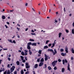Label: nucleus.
<instances>
[{"label":"nucleus","instance_id":"f257e3e1","mask_svg":"<svg viewBox=\"0 0 74 74\" xmlns=\"http://www.w3.org/2000/svg\"><path fill=\"white\" fill-rule=\"evenodd\" d=\"M57 62H58V61L57 60H55L52 62L51 64L53 67H55V66H56V63H57Z\"/></svg>","mask_w":74,"mask_h":74},{"label":"nucleus","instance_id":"f03ea898","mask_svg":"<svg viewBox=\"0 0 74 74\" xmlns=\"http://www.w3.org/2000/svg\"><path fill=\"white\" fill-rule=\"evenodd\" d=\"M15 69V66H12V68H10V71L11 72H12H12H13Z\"/></svg>","mask_w":74,"mask_h":74},{"label":"nucleus","instance_id":"7ed1b4c3","mask_svg":"<svg viewBox=\"0 0 74 74\" xmlns=\"http://www.w3.org/2000/svg\"><path fill=\"white\" fill-rule=\"evenodd\" d=\"M67 70H69L70 72H71V70H70V64H68Z\"/></svg>","mask_w":74,"mask_h":74},{"label":"nucleus","instance_id":"20e7f679","mask_svg":"<svg viewBox=\"0 0 74 74\" xmlns=\"http://www.w3.org/2000/svg\"><path fill=\"white\" fill-rule=\"evenodd\" d=\"M61 55L63 56H66V53H61Z\"/></svg>","mask_w":74,"mask_h":74},{"label":"nucleus","instance_id":"39448f33","mask_svg":"<svg viewBox=\"0 0 74 74\" xmlns=\"http://www.w3.org/2000/svg\"><path fill=\"white\" fill-rule=\"evenodd\" d=\"M68 49H68V48H67V47L66 46L65 48V51L66 52V53H68V52H69V51H68Z\"/></svg>","mask_w":74,"mask_h":74},{"label":"nucleus","instance_id":"423d86ee","mask_svg":"<svg viewBox=\"0 0 74 74\" xmlns=\"http://www.w3.org/2000/svg\"><path fill=\"white\" fill-rule=\"evenodd\" d=\"M44 64V63L41 62L40 63L39 66H40V67H41V66H42V65Z\"/></svg>","mask_w":74,"mask_h":74},{"label":"nucleus","instance_id":"0eeeda50","mask_svg":"<svg viewBox=\"0 0 74 74\" xmlns=\"http://www.w3.org/2000/svg\"><path fill=\"white\" fill-rule=\"evenodd\" d=\"M7 71V74H10V73H12V72H10V70H8Z\"/></svg>","mask_w":74,"mask_h":74},{"label":"nucleus","instance_id":"6e6552de","mask_svg":"<svg viewBox=\"0 0 74 74\" xmlns=\"http://www.w3.org/2000/svg\"><path fill=\"white\" fill-rule=\"evenodd\" d=\"M65 71V69L64 68H62V73H64Z\"/></svg>","mask_w":74,"mask_h":74},{"label":"nucleus","instance_id":"1a4fd4ad","mask_svg":"<svg viewBox=\"0 0 74 74\" xmlns=\"http://www.w3.org/2000/svg\"><path fill=\"white\" fill-rule=\"evenodd\" d=\"M32 46H36L37 45L36 44V43H32Z\"/></svg>","mask_w":74,"mask_h":74},{"label":"nucleus","instance_id":"9d476101","mask_svg":"<svg viewBox=\"0 0 74 74\" xmlns=\"http://www.w3.org/2000/svg\"><path fill=\"white\" fill-rule=\"evenodd\" d=\"M34 67L35 69H37V67H38V64H35V65L34 66Z\"/></svg>","mask_w":74,"mask_h":74},{"label":"nucleus","instance_id":"9b49d317","mask_svg":"<svg viewBox=\"0 0 74 74\" xmlns=\"http://www.w3.org/2000/svg\"><path fill=\"white\" fill-rule=\"evenodd\" d=\"M48 51L49 52L50 51V52H53V50L52 49H48Z\"/></svg>","mask_w":74,"mask_h":74},{"label":"nucleus","instance_id":"f8f14e48","mask_svg":"<svg viewBox=\"0 0 74 74\" xmlns=\"http://www.w3.org/2000/svg\"><path fill=\"white\" fill-rule=\"evenodd\" d=\"M71 51L72 53H73L74 54V49L73 48H72L71 49Z\"/></svg>","mask_w":74,"mask_h":74},{"label":"nucleus","instance_id":"ddd939ff","mask_svg":"<svg viewBox=\"0 0 74 74\" xmlns=\"http://www.w3.org/2000/svg\"><path fill=\"white\" fill-rule=\"evenodd\" d=\"M41 52H42V50H39L38 52V53H39V54H41Z\"/></svg>","mask_w":74,"mask_h":74},{"label":"nucleus","instance_id":"4468645a","mask_svg":"<svg viewBox=\"0 0 74 74\" xmlns=\"http://www.w3.org/2000/svg\"><path fill=\"white\" fill-rule=\"evenodd\" d=\"M32 44V42H29L28 43H27V45H28V46H30V45H31Z\"/></svg>","mask_w":74,"mask_h":74},{"label":"nucleus","instance_id":"2eb2a0df","mask_svg":"<svg viewBox=\"0 0 74 74\" xmlns=\"http://www.w3.org/2000/svg\"><path fill=\"white\" fill-rule=\"evenodd\" d=\"M27 49H31L30 46L27 45Z\"/></svg>","mask_w":74,"mask_h":74},{"label":"nucleus","instance_id":"dca6fc26","mask_svg":"<svg viewBox=\"0 0 74 74\" xmlns=\"http://www.w3.org/2000/svg\"><path fill=\"white\" fill-rule=\"evenodd\" d=\"M44 59L43 58H41V60H40V62H44Z\"/></svg>","mask_w":74,"mask_h":74},{"label":"nucleus","instance_id":"f3484780","mask_svg":"<svg viewBox=\"0 0 74 74\" xmlns=\"http://www.w3.org/2000/svg\"><path fill=\"white\" fill-rule=\"evenodd\" d=\"M20 57L21 58V60H23V59H24V57L22 56H21Z\"/></svg>","mask_w":74,"mask_h":74},{"label":"nucleus","instance_id":"a211bd4d","mask_svg":"<svg viewBox=\"0 0 74 74\" xmlns=\"http://www.w3.org/2000/svg\"><path fill=\"white\" fill-rule=\"evenodd\" d=\"M21 54L23 56H24L25 55V53H24V52L22 51L21 52Z\"/></svg>","mask_w":74,"mask_h":74},{"label":"nucleus","instance_id":"6ab92c4d","mask_svg":"<svg viewBox=\"0 0 74 74\" xmlns=\"http://www.w3.org/2000/svg\"><path fill=\"white\" fill-rule=\"evenodd\" d=\"M2 18L3 19H5V17L4 16H2Z\"/></svg>","mask_w":74,"mask_h":74},{"label":"nucleus","instance_id":"aec40b11","mask_svg":"<svg viewBox=\"0 0 74 74\" xmlns=\"http://www.w3.org/2000/svg\"><path fill=\"white\" fill-rule=\"evenodd\" d=\"M8 41H9V42H11V43H12V40L8 39Z\"/></svg>","mask_w":74,"mask_h":74},{"label":"nucleus","instance_id":"412c9836","mask_svg":"<svg viewBox=\"0 0 74 74\" xmlns=\"http://www.w3.org/2000/svg\"><path fill=\"white\" fill-rule=\"evenodd\" d=\"M30 65H28L27 66H26V69H29L30 68Z\"/></svg>","mask_w":74,"mask_h":74},{"label":"nucleus","instance_id":"4be33fe9","mask_svg":"<svg viewBox=\"0 0 74 74\" xmlns=\"http://www.w3.org/2000/svg\"><path fill=\"white\" fill-rule=\"evenodd\" d=\"M62 33H60L59 34V37L60 38V37H61V35H62Z\"/></svg>","mask_w":74,"mask_h":74},{"label":"nucleus","instance_id":"5701e85b","mask_svg":"<svg viewBox=\"0 0 74 74\" xmlns=\"http://www.w3.org/2000/svg\"><path fill=\"white\" fill-rule=\"evenodd\" d=\"M24 74V72H23V70H22L21 71V74Z\"/></svg>","mask_w":74,"mask_h":74},{"label":"nucleus","instance_id":"b1692460","mask_svg":"<svg viewBox=\"0 0 74 74\" xmlns=\"http://www.w3.org/2000/svg\"><path fill=\"white\" fill-rule=\"evenodd\" d=\"M16 64H17V65H19V64H20L19 62L18 61H17V62H16Z\"/></svg>","mask_w":74,"mask_h":74},{"label":"nucleus","instance_id":"393cba45","mask_svg":"<svg viewBox=\"0 0 74 74\" xmlns=\"http://www.w3.org/2000/svg\"><path fill=\"white\" fill-rule=\"evenodd\" d=\"M48 68L49 70H51L52 69L51 67V66H48Z\"/></svg>","mask_w":74,"mask_h":74},{"label":"nucleus","instance_id":"a878e982","mask_svg":"<svg viewBox=\"0 0 74 74\" xmlns=\"http://www.w3.org/2000/svg\"><path fill=\"white\" fill-rule=\"evenodd\" d=\"M4 71V68H3L2 70H0V73L2 72V71Z\"/></svg>","mask_w":74,"mask_h":74},{"label":"nucleus","instance_id":"bb28decb","mask_svg":"<svg viewBox=\"0 0 74 74\" xmlns=\"http://www.w3.org/2000/svg\"><path fill=\"white\" fill-rule=\"evenodd\" d=\"M48 48V47L47 46H45L44 47V49H47V48Z\"/></svg>","mask_w":74,"mask_h":74},{"label":"nucleus","instance_id":"cd10ccee","mask_svg":"<svg viewBox=\"0 0 74 74\" xmlns=\"http://www.w3.org/2000/svg\"><path fill=\"white\" fill-rule=\"evenodd\" d=\"M72 33L73 34H74V29H73L72 30Z\"/></svg>","mask_w":74,"mask_h":74},{"label":"nucleus","instance_id":"c85d7f7f","mask_svg":"<svg viewBox=\"0 0 74 74\" xmlns=\"http://www.w3.org/2000/svg\"><path fill=\"white\" fill-rule=\"evenodd\" d=\"M55 47V44L54 43H53L52 44V46H51V47L53 48V47Z\"/></svg>","mask_w":74,"mask_h":74},{"label":"nucleus","instance_id":"c756f323","mask_svg":"<svg viewBox=\"0 0 74 74\" xmlns=\"http://www.w3.org/2000/svg\"><path fill=\"white\" fill-rule=\"evenodd\" d=\"M62 63L63 64H64V63H65V62L64 59H63L62 60Z\"/></svg>","mask_w":74,"mask_h":74},{"label":"nucleus","instance_id":"7c9ffc66","mask_svg":"<svg viewBox=\"0 0 74 74\" xmlns=\"http://www.w3.org/2000/svg\"><path fill=\"white\" fill-rule=\"evenodd\" d=\"M29 41H34V39H29Z\"/></svg>","mask_w":74,"mask_h":74},{"label":"nucleus","instance_id":"2f4dec72","mask_svg":"<svg viewBox=\"0 0 74 74\" xmlns=\"http://www.w3.org/2000/svg\"><path fill=\"white\" fill-rule=\"evenodd\" d=\"M47 60H48V57H46L45 58V60L47 61Z\"/></svg>","mask_w":74,"mask_h":74},{"label":"nucleus","instance_id":"473e14b6","mask_svg":"<svg viewBox=\"0 0 74 74\" xmlns=\"http://www.w3.org/2000/svg\"><path fill=\"white\" fill-rule=\"evenodd\" d=\"M60 51L61 52H63V51H64V49H60Z\"/></svg>","mask_w":74,"mask_h":74},{"label":"nucleus","instance_id":"72a5a7b5","mask_svg":"<svg viewBox=\"0 0 74 74\" xmlns=\"http://www.w3.org/2000/svg\"><path fill=\"white\" fill-rule=\"evenodd\" d=\"M25 65L26 66H29V63L26 62L25 63Z\"/></svg>","mask_w":74,"mask_h":74},{"label":"nucleus","instance_id":"f704fd0d","mask_svg":"<svg viewBox=\"0 0 74 74\" xmlns=\"http://www.w3.org/2000/svg\"><path fill=\"white\" fill-rule=\"evenodd\" d=\"M58 61L59 62H61V61H62V60L60 59H59L58 60Z\"/></svg>","mask_w":74,"mask_h":74},{"label":"nucleus","instance_id":"c9c22d12","mask_svg":"<svg viewBox=\"0 0 74 74\" xmlns=\"http://www.w3.org/2000/svg\"><path fill=\"white\" fill-rule=\"evenodd\" d=\"M40 58H38L37 60V62H40Z\"/></svg>","mask_w":74,"mask_h":74},{"label":"nucleus","instance_id":"e433bc0d","mask_svg":"<svg viewBox=\"0 0 74 74\" xmlns=\"http://www.w3.org/2000/svg\"><path fill=\"white\" fill-rule=\"evenodd\" d=\"M31 34H32V35H34V36H36V33H31Z\"/></svg>","mask_w":74,"mask_h":74},{"label":"nucleus","instance_id":"4c0bfd02","mask_svg":"<svg viewBox=\"0 0 74 74\" xmlns=\"http://www.w3.org/2000/svg\"><path fill=\"white\" fill-rule=\"evenodd\" d=\"M7 70H6L5 72L3 73V74H7Z\"/></svg>","mask_w":74,"mask_h":74},{"label":"nucleus","instance_id":"58836bf2","mask_svg":"<svg viewBox=\"0 0 74 74\" xmlns=\"http://www.w3.org/2000/svg\"><path fill=\"white\" fill-rule=\"evenodd\" d=\"M54 70H57V67H56V66L54 67Z\"/></svg>","mask_w":74,"mask_h":74},{"label":"nucleus","instance_id":"ea45409f","mask_svg":"<svg viewBox=\"0 0 74 74\" xmlns=\"http://www.w3.org/2000/svg\"><path fill=\"white\" fill-rule=\"evenodd\" d=\"M65 31H66V33H69V30H67V29H66L65 30Z\"/></svg>","mask_w":74,"mask_h":74},{"label":"nucleus","instance_id":"a19ab883","mask_svg":"<svg viewBox=\"0 0 74 74\" xmlns=\"http://www.w3.org/2000/svg\"><path fill=\"white\" fill-rule=\"evenodd\" d=\"M14 74H17V71H15L14 72Z\"/></svg>","mask_w":74,"mask_h":74},{"label":"nucleus","instance_id":"79ce46f5","mask_svg":"<svg viewBox=\"0 0 74 74\" xmlns=\"http://www.w3.org/2000/svg\"><path fill=\"white\" fill-rule=\"evenodd\" d=\"M22 60V62H23V63H25L26 62L25 60L23 59Z\"/></svg>","mask_w":74,"mask_h":74},{"label":"nucleus","instance_id":"37998d69","mask_svg":"<svg viewBox=\"0 0 74 74\" xmlns=\"http://www.w3.org/2000/svg\"><path fill=\"white\" fill-rule=\"evenodd\" d=\"M48 42H49V40H47L46 41V44H48Z\"/></svg>","mask_w":74,"mask_h":74},{"label":"nucleus","instance_id":"c03bdc74","mask_svg":"<svg viewBox=\"0 0 74 74\" xmlns=\"http://www.w3.org/2000/svg\"><path fill=\"white\" fill-rule=\"evenodd\" d=\"M29 55H31L32 54V52L31 51H29Z\"/></svg>","mask_w":74,"mask_h":74},{"label":"nucleus","instance_id":"a18cd8bd","mask_svg":"<svg viewBox=\"0 0 74 74\" xmlns=\"http://www.w3.org/2000/svg\"><path fill=\"white\" fill-rule=\"evenodd\" d=\"M24 51L25 53H27L28 52L27 50H25Z\"/></svg>","mask_w":74,"mask_h":74},{"label":"nucleus","instance_id":"49530a36","mask_svg":"<svg viewBox=\"0 0 74 74\" xmlns=\"http://www.w3.org/2000/svg\"><path fill=\"white\" fill-rule=\"evenodd\" d=\"M28 73H29V71H27L25 73V74H27Z\"/></svg>","mask_w":74,"mask_h":74},{"label":"nucleus","instance_id":"de8ad7c7","mask_svg":"<svg viewBox=\"0 0 74 74\" xmlns=\"http://www.w3.org/2000/svg\"><path fill=\"white\" fill-rule=\"evenodd\" d=\"M12 43H14V44H16V42H15V40H13Z\"/></svg>","mask_w":74,"mask_h":74},{"label":"nucleus","instance_id":"09e8293b","mask_svg":"<svg viewBox=\"0 0 74 74\" xmlns=\"http://www.w3.org/2000/svg\"><path fill=\"white\" fill-rule=\"evenodd\" d=\"M8 60L9 61H10V60H11V58H8Z\"/></svg>","mask_w":74,"mask_h":74},{"label":"nucleus","instance_id":"8fccbe9b","mask_svg":"<svg viewBox=\"0 0 74 74\" xmlns=\"http://www.w3.org/2000/svg\"><path fill=\"white\" fill-rule=\"evenodd\" d=\"M17 29H18V31H19V30H20V28H18V27H17Z\"/></svg>","mask_w":74,"mask_h":74},{"label":"nucleus","instance_id":"3c124183","mask_svg":"<svg viewBox=\"0 0 74 74\" xmlns=\"http://www.w3.org/2000/svg\"><path fill=\"white\" fill-rule=\"evenodd\" d=\"M54 51H55V53H56V54L57 53V51H56V49H54Z\"/></svg>","mask_w":74,"mask_h":74},{"label":"nucleus","instance_id":"603ef678","mask_svg":"<svg viewBox=\"0 0 74 74\" xmlns=\"http://www.w3.org/2000/svg\"><path fill=\"white\" fill-rule=\"evenodd\" d=\"M51 45H52V44L50 43L49 44L48 46H49V47H51Z\"/></svg>","mask_w":74,"mask_h":74},{"label":"nucleus","instance_id":"864d4df0","mask_svg":"<svg viewBox=\"0 0 74 74\" xmlns=\"http://www.w3.org/2000/svg\"><path fill=\"white\" fill-rule=\"evenodd\" d=\"M25 59L26 60H27V57H25Z\"/></svg>","mask_w":74,"mask_h":74},{"label":"nucleus","instance_id":"5fc2aeb1","mask_svg":"<svg viewBox=\"0 0 74 74\" xmlns=\"http://www.w3.org/2000/svg\"><path fill=\"white\" fill-rule=\"evenodd\" d=\"M5 27L6 29H7V28H8V27L6 25H5Z\"/></svg>","mask_w":74,"mask_h":74},{"label":"nucleus","instance_id":"6e6d98bb","mask_svg":"<svg viewBox=\"0 0 74 74\" xmlns=\"http://www.w3.org/2000/svg\"><path fill=\"white\" fill-rule=\"evenodd\" d=\"M65 62L66 63H67V60L66 59L65 60Z\"/></svg>","mask_w":74,"mask_h":74},{"label":"nucleus","instance_id":"4d7b16f0","mask_svg":"<svg viewBox=\"0 0 74 74\" xmlns=\"http://www.w3.org/2000/svg\"><path fill=\"white\" fill-rule=\"evenodd\" d=\"M53 55H55V54H56V53H55V52H53Z\"/></svg>","mask_w":74,"mask_h":74},{"label":"nucleus","instance_id":"13d9d810","mask_svg":"<svg viewBox=\"0 0 74 74\" xmlns=\"http://www.w3.org/2000/svg\"><path fill=\"white\" fill-rule=\"evenodd\" d=\"M71 59L72 60H73L74 59V58H73V57H71Z\"/></svg>","mask_w":74,"mask_h":74},{"label":"nucleus","instance_id":"bf43d9fd","mask_svg":"<svg viewBox=\"0 0 74 74\" xmlns=\"http://www.w3.org/2000/svg\"><path fill=\"white\" fill-rule=\"evenodd\" d=\"M44 66H45V68H47V64H45Z\"/></svg>","mask_w":74,"mask_h":74},{"label":"nucleus","instance_id":"052dcab7","mask_svg":"<svg viewBox=\"0 0 74 74\" xmlns=\"http://www.w3.org/2000/svg\"><path fill=\"white\" fill-rule=\"evenodd\" d=\"M17 25L18 26H19V27H21V25H19V24H17Z\"/></svg>","mask_w":74,"mask_h":74},{"label":"nucleus","instance_id":"680f3d73","mask_svg":"<svg viewBox=\"0 0 74 74\" xmlns=\"http://www.w3.org/2000/svg\"><path fill=\"white\" fill-rule=\"evenodd\" d=\"M31 32H32V33H34V30H33L32 29L31 30Z\"/></svg>","mask_w":74,"mask_h":74},{"label":"nucleus","instance_id":"e2e57ef3","mask_svg":"<svg viewBox=\"0 0 74 74\" xmlns=\"http://www.w3.org/2000/svg\"><path fill=\"white\" fill-rule=\"evenodd\" d=\"M10 64H8L7 66V67H10Z\"/></svg>","mask_w":74,"mask_h":74},{"label":"nucleus","instance_id":"0e129e2a","mask_svg":"<svg viewBox=\"0 0 74 74\" xmlns=\"http://www.w3.org/2000/svg\"><path fill=\"white\" fill-rule=\"evenodd\" d=\"M6 23H7V24H8V25H10V23H9V22H7Z\"/></svg>","mask_w":74,"mask_h":74},{"label":"nucleus","instance_id":"69168bd1","mask_svg":"<svg viewBox=\"0 0 74 74\" xmlns=\"http://www.w3.org/2000/svg\"><path fill=\"white\" fill-rule=\"evenodd\" d=\"M28 30V28H27L25 29V31H27V30Z\"/></svg>","mask_w":74,"mask_h":74},{"label":"nucleus","instance_id":"338daca9","mask_svg":"<svg viewBox=\"0 0 74 74\" xmlns=\"http://www.w3.org/2000/svg\"><path fill=\"white\" fill-rule=\"evenodd\" d=\"M33 74H36V73H35V71H33Z\"/></svg>","mask_w":74,"mask_h":74},{"label":"nucleus","instance_id":"774afa93","mask_svg":"<svg viewBox=\"0 0 74 74\" xmlns=\"http://www.w3.org/2000/svg\"><path fill=\"white\" fill-rule=\"evenodd\" d=\"M27 4H28L26 3L25 5V6H27Z\"/></svg>","mask_w":74,"mask_h":74}]
</instances>
